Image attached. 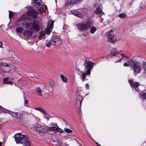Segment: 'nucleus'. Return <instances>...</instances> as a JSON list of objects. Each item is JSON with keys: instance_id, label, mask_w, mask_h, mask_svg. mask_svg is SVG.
Masks as SVG:
<instances>
[{"instance_id": "f257e3e1", "label": "nucleus", "mask_w": 146, "mask_h": 146, "mask_svg": "<svg viewBox=\"0 0 146 146\" xmlns=\"http://www.w3.org/2000/svg\"><path fill=\"white\" fill-rule=\"evenodd\" d=\"M39 22L36 20L34 21L33 24L27 23L26 27L28 30L23 32V36L24 38L27 39L28 38L34 31H38L39 29Z\"/></svg>"}, {"instance_id": "f03ea898", "label": "nucleus", "mask_w": 146, "mask_h": 146, "mask_svg": "<svg viewBox=\"0 0 146 146\" xmlns=\"http://www.w3.org/2000/svg\"><path fill=\"white\" fill-rule=\"evenodd\" d=\"M15 140L17 144H23V146H30L31 142L29 138L27 136L20 133L15 134L14 136Z\"/></svg>"}, {"instance_id": "7ed1b4c3", "label": "nucleus", "mask_w": 146, "mask_h": 146, "mask_svg": "<svg viewBox=\"0 0 146 146\" xmlns=\"http://www.w3.org/2000/svg\"><path fill=\"white\" fill-rule=\"evenodd\" d=\"M62 43V42L60 37L57 35H53L50 40L46 41L45 44L46 46L49 47L51 45L58 46L61 45Z\"/></svg>"}, {"instance_id": "20e7f679", "label": "nucleus", "mask_w": 146, "mask_h": 146, "mask_svg": "<svg viewBox=\"0 0 146 146\" xmlns=\"http://www.w3.org/2000/svg\"><path fill=\"white\" fill-rule=\"evenodd\" d=\"M54 23V21L52 20H49L48 21L47 23L48 25L45 29V31H42L39 33L40 36L41 38H43L46 34L48 35H49L50 34L53 27Z\"/></svg>"}, {"instance_id": "39448f33", "label": "nucleus", "mask_w": 146, "mask_h": 146, "mask_svg": "<svg viewBox=\"0 0 146 146\" xmlns=\"http://www.w3.org/2000/svg\"><path fill=\"white\" fill-rule=\"evenodd\" d=\"M35 126V129L40 135H42L44 133L48 132V126L45 124L40 125L37 124Z\"/></svg>"}, {"instance_id": "423d86ee", "label": "nucleus", "mask_w": 146, "mask_h": 146, "mask_svg": "<svg viewBox=\"0 0 146 146\" xmlns=\"http://www.w3.org/2000/svg\"><path fill=\"white\" fill-rule=\"evenodd\" d=\"M86 70L84 72H86V75H90L91 74L90 70L92 68L94 65V63L92 62L86 60L84 61V64Z\"/></svg>"}, {"instance_id": "0eeeda50", "label": "nucleus", "mask_w": 146, "mask_h": 146, "mask_svg": "<svg viewBox=\"0 0 146 146\" xmlns=\"http://www.w3.org/2000/svg\"><path fill=\"white\" fill-rule=\"evenodd\" d=\"M42 90L41 88L40 87H38L36 88L35 89V92H36V94L39 96H41L42 95V92L44 91L47 93L50 92L49 88L47 87L45 85H43L42 86Z\"/></svg>"}, {"instance_id": "6e6552de", "label": "nucleus", "mask_w": 146, "mask_h": 146, "mask_svg": "<svg viewBox=\"0 0 146 146\" xmlns=\"http://www.w3.org/2000/svg\"><path fill=\"white\" fill-rule=\"evenodd\" d=\"M93 25V23L88 21L84 24H79L77 25L78 29L81 31H86Z\"/></svg>"}, {"instance_id": "1a4fd4ad", "label": "nucleus", "mask_w": 146, "mask_h": 146, "mask_svg": "<svg viewBox=\"0 0 146 146\" xmlns=\"http://www.w3.org/2000/svg\"><path fill=\"white\" fill-rule=\"evenodd\" d=\"M133 69L135 76H136L138 73H140L142 69L140 63L136 62V63L134 64L133 66Z\"/></svg>"}, {"instance_id": "9d476101", "label": "nucleus", "mask_w": 146, "mask_h": 146, "mask_svg": "<svg viewBox=\"0 0 146 146\" xmlns=\"http://www.w3.org/2000/svg\"><path fill=\"white\" fill-rule=\"evenodd\" d=\"M108 41L110 43H113L116 40L115 36L114 35L113 31L111 30L108 32Z\"/></svg>"}, {"instance_id": "9b49d317", "label": "nucleus", "mask_w": 146, "mask_h": 146, "mask_svg": "<svg viewBox=\"0 0 146 146\" xmlns=\"http://www.w3.org/2000/svg\"><path fill=\"white\" fill-rule=\"evenodd\" d=\"M82 92L81 90H78L76 94V95L75 97L76 100V103L77 104H79L80 105V108L81 104V103L83 98H82L81 96H80L81 93Z\"/></svg>"}, {"instance_id": "f8f14e48", "label": "nucleus", "mask_w": 146, "mask_h": 146, "mask_svg": "<svg viewBox=\"0 0 146 146\" xmlns=\"http://www.w3.org/2000/svg\"><path fill=\"white\" fill-rule=\"evenodd\" d=\"M128 82L131 86L133 88H135V91L139 92V90L138 88L139 85V83L137 82H134L132 80H129Z\"/></svg>"}, {"instance_id": "ddd939ff", "label": "nucleus", "mask_w": 146, "mask_h": 146, "mask_svg": "<svg viewBox=\"0 0 146 146\" xmlns=\"http://www.w3.org/2000/svg\"><path fill=\"white\" fill-rule=\"evenodd\" d=\"M28 15L30 17L36 18L38 16V13L33 9H31L28 11Z\"/></svg>"}, {"instance_id": "4468645a", "label": "nucleus", "mask_w": 146, "mask_h": 146, "mask_svg": "<svg viewBox=\"0 0 146 146\" xmlns=\"http://www.w3.org/2000/svg\"><path fill=\"white\" fill-rule=\"evenodd\" d=\"M12 80H13V78L11 77H7L3 79V83L4 84L12 85L13 83Z\"/></svg>"}, {"instance_id": "2eb2a0df", "label": "nucleus", "mask_w": 146, "mask_h": 146, "mask_svg": "<svg viewBox=\"0 0 146 146\" xmlns=\"http://www.w3.org/2000/svg\"><path fill=\"white\" fill-rule=\"evenodd\" d=\"M0 66H4V68L6 69L7 71L9 72L11 70L10 68L11 66V64L7 62H1L0 63Z\"/></svg>"}, {"instance_id": "dca6fc26", "label": "nucleus", "mask_w": 146, "mask_h": 146, "mask_svg": "<svg viewBox=\"0 0 146 146\" xmlns=\"http://www.w3.org/2000/svg\"><path fill=\"white\" fill-rule=\"evenodd\" d=\"M33 2H32V4H33L34 7L38 8L41 5V4L40 1L41 0H33Z\"/></svg>"}, {"instance_id": "f3484780", "label": "nucleus", "mask_w": 146, "mask_h": 146, "mask_svg": "<svg viewBox=\"0 0 146 146\" xmlns=\"http://www.w3.org/2000/svg\"><path fill=\"white\" fill-rule=\"evenodd\" d=\"M47 9V7L46 5H44L40 7L38 11L39 14H41L43 12H45L46 10Z\"/></svg>"}, {"instance_id": "a211bd4d", "label": "nucleus", "mask_w": 146, "mask_h": 146, "mask_svg": "<svg viewBox=\"0 0 146 146\" xmlns=\"http://www.w3.org/2000/svg\"><path fill=\"white\" fill-rule=\"evenodd\" d=\"M75 4L72 0H68L66 3L67 7L70 8L73 7Z\"/></svg>"}, {"instance_id": "6ab92c4d", "label": "nucleus", "mask_w": 146, "mask_h": 146, "mask_svg": "<svg viewBox=\"0 0 146 146\" xmlns=\"http://www.w3.org/2000/svg\"><path fill=\"white\" fill-rule=\"evenodd\" d=\"M71 13L72 14L75 15L80 18H82V14L77 11H71Z\"/></svg>"}, {"instance_id": "aec40b11", "label": "nucleus", "mask_w": 146, "mask_h": 146, "mask_svg": "<svg viewBox=\"0 0 146 146\" xmlns=\"http://www.w3.org/2000/svg\"><path fill=\"white\" fill-rule=\"evenodd\" d=\"M95 13L97 14H100V15H102L104 14V13L102 12V11L100 9L99 7H98L96 8Z\"/></svg>"}, {"instance_id": "412c9836", "label": "nucleus", "mask_w": 146, "mask_h": 146, "mask_svg": "<svg viewBox=\"0 0 146 146\" xmlns=\"http://www.w3.org/2000/svg\"><path fill=\"white\" fill-rule=\"evenodd\" d=\"M136 62H137L136 61L135 59L132 58L130 59L129 60H128L127 61V62L129 63V64L130 65H133L134 64L136 63Z\"/></svg>"}, {"instance_id": "4be33fe9", "label": "nucleus", "mask_w": 146, "mask_h": 146, "mask_svg": "<svg viewBox=\"0 0 146 146\" xmlns=\"http://www.w3.org/2000/svg\"><path fill=\"white\" fill-rule=\"evenodd\" d=\"M86 74L84 72L81 73L80 75V79H82V81H85L86 80L85 78L86 77Z\"/></svg>"}, {"instance_id": "5701e85b", "label": "nucleus", "mask_w": 146, "mask_h": 146, "mask_svg": "<svg viewBox=\"0 0 146 146\" xmlns=\"http://www.w3.org/2000/svg\"><path fill=\"white\" fill-rule=\"evenodd\" d=\"M57 128L58 127H48V131H56L57 130Z\"/></svg>"}, {"instance_id": "b1692460", "label": "nucleus", "mask_w": 146, "mask_h": 146, "mask_svg": "<svg viewBox=\"0 0 146 146\" xmlns=\"http://www.w3.org/2000/svg\"><path fill=\"white\" fill-rule=\"evenodd\" d=\"M97 30V28L94 26H92L90 28V32L91 34L94 33Z\"/></svg>"}, {"instance_id": "393cba45", "label": "nucleus", "mask_w": 146, "mask_h": 146, "mask_svg": "<svg viewBox=\"0 0 146 146\" xmlns=\"http://www.w3.org/2000/svg\"><path fill=\"white\" fill-rule=\"evenodd\" d=\"M117 53V52L115 48L113 49L111 51V54L113 56H115Z\"/></svg>"}, {"instance_id": "a878e982", "label": "nucleus", "mask_w": 146, "mask_h": 146, "mask_svg": "<svg viewBox=\"0 0 146 146\" xmlns=\"http://www.w3.org/2000/svg\"><path fill=\"white\" fill-rule=\"evenodd\" d=\"M60 76L62 80L64 82H66L67 81V79L62 74L60 75Z\"/></svg>"}, {"instance_id": "bb28decb", "label": "nucleus", "mask_w": 146, "mask_h": 146, "mask_svg": "<svg viewBox=\"0 0 146 146\" xmlns=\"http://www.w3.org/2000/svg\"><path fill=\"white\" fill-rule=\"evenodd\" d=\"M35 109L36 110H38L42 113H45V111L40 108H35Z\"/></svg>"}, {"instance_id": "cd10ccee", "label": "nucleus", "mask_w": 146, "mask_h": 146, "mask_svg": "<svg viewBox=\"0 0 146 146\" xmlns=\"http://www.w3.org/2000/svg\"><path fill=\"white\" fill-rule=\"evenodd\" d=\"M75 4L80 3L83 0H72Z\"/></svg>"}, {"instance_id": "c85d7f7f", "label": "nucleus", "mask_w": 146, "mask_h": 146, "mask_svg": "<svg viewBox=\"0 0 146 146\" xmlns=\"http://www.w3.org/2000/svg\"><path fill=\"white\" fill-rule=\"evenodd\" d=\"M16 30L17 32L20 33L22 31V28L21 27H18L16 28Z\"/></svg>"}, {"instance_id": "c756f323", "label": "nucleus", "mask_w": 146, "mask_h": 146, "mask_svg": "<svg viewBox=\"0 0 146 146\" xmlns=\"http://www.w3.org/2000/svg\"><path fill=\"white\" fill-rule=\"evenodd\" d=\"M119 17L122 18H124L126 17V15L124 13H121L119 15Z\"/></svg>"}, {"instance_id": "7c9ffc66", "label": "nucleus", "mask_w": 146, "mask_h": 146, "mask_svg": "<svg viewBox=\"0 0 146 146\" xmlns=\"http://www.w3.org/2000/svg\"><path fill=\"white\" fill-rule=\"evenodd\" d=\"M9 18L10 19L14 16V14L12 11H9Z\"/></svg>"}, {"instance_id": "2f4dec72", "label": "nucleus", "mask_w": 146, "mask_h": 146, "mask_svg": "<svg viewBox=\"0 0 146 146\" xmlns=\"http://www.w3.org/2000/svg\"><path fill=\"white\" fill-rule=\"evenodd\" d=\"M49 84L50 86L51 87H52L54 85V81L52 80H50L49 82Z\"/></svg>"}, {"instance_id": "473e14b6", "label": "nucleus", "mask_w": 146, "mask_h": 146, "mask_svg": "<svg viewBox=\"0 0 146 146\" xmlns=\"http://www.w3.org/2000/svg\"><path fill=\"white\" fill-rule=\"evenodd\" d=\"M64 130L66 132L69 133H72L73 132L72 130L67 128H65Z\"/></svg>"}, {"instance_id": "72a5a7b5", "label": "nucleus", "mask_w": 146, "mask_h": 146, "mask_svg": "<svg viewBox=\"0 0 146 146\" xmlns=\"http://www.w3.org/2000/svg\"><path fill=\"white\" fill-rule=\"evenodd\" d=\"M10 112L11 113V114L13 116H14V117H17L18 113L17 112H15L13 111H10Z\"/></svg>"}, {"instance_id": "f704fd0d", "label": "nucleus", "mask_w": 146, "mask_h": 146, "mask_svg": "<svg viewBox=\"0 0 146 146\" xmlns=\"http://www.w3.org/2000/svg\"><path fill=\"white\" fill-rule=\"evenodd\" d=\"M50 127H58V126L57 125V123H56L52 122L50 123Z\"/></svg>"}, {"instance_id": "c9c22d12", "label": "nucleus", "mask_w": 146, "mask_h": 146, "mask_svg": "<svg viewBox=\"0 0 146 146\" xmlns=\"http://www.w3.org/2000/svg\"><path fill=\"white\" fill-rule=\"evenodd\" d=\"M140 96L142 98H143L146 101V93L142 95L140 94Z\"/></svg>"}, {"instance_id": "e433bc0d", "label": "nucleus", "mask_w": 146, "mask_h": 146, "mask_svg": "<svg viewBox=\"0 0 146 146\" xmlns=\"http://www.w3.org/2000/svg\"><path fill=\"white\" fill-rule=\"evenodd\" d=\"M57 129L56 131L60 133H63L64 132V131L62 129L59 127L58 126Z\"/></svg>"}, {"instance_id": "4c0bfd02", "label": "nucleus", "mask_w": 146, "mask_h": 146, "mask_svg": "<svg viewBox=\"0 0 146 146\" xmlns=\"http://www.w3.org/2000/svg\"><path fill=\"white\" fill-rule=\"evenodd\" d=\"M44 114V117L46 118V119L48 120L49 119L48 115L46 113V111H45V113H43Z\"/></svg>"}, {"instance_id": "58836bf2", "label": "nucleus", "mask_w": 146, "mask_h": 146, "mask_svg": "<svg viewBox=\"0 0 146 146\" xmlns=\"http://www.w3.org/2000/svg\"><path fill=\"white\" fill-rule=\"evenodd\" d=\"M129 65V64L128 62H125L123 64V65L124 66H128Z\"/></svg>"}, {"instance_id": "ea45409f", "label": "nucleus", "mask_w": 146, "mask_h": 146, "mask_svg": "<svg viewBox=\"0 0 146 146\" xmlns=\"http://www.w3.org/2000/svg\"><path fill=\"white\" fill-rule=\"evenodd\" d=\"M28 101L27 100H25L24 104L25 105L27 106H28Z\"/></svg>"}, {"instance_id": "a19ab883", "label": "nucleus", "mask_w": 146, "mask_h": 146, "mask_svg": "<svg viewBox=\"0 0 146 146\" xmlns=\"http://www.w3.org/2000/svg\"><path fill=\"white\" fill-rule=\"evenodd\" d=\"M18 113L17 116V117H16L19 118H20V117L21 116L22 114L21 113H19V112H17Z\"/></svg>"}, {"instance_id": "79ce46f5", "label": "nucleus", "mask_w": 146, "mask_h": 146, "mask_svg": "<svg viewBox=\"0 0 146 146\" xmlns=\"http://www.w3.org/2000/svg\"><path fill=\"white\" fill-rule=\"evenodd\" d=\"M54 144L56 146H59V145L60 143L57 142H54Z\"/></svg>"}, {"instance_id": "37998d69", "label": "nucleus", "mask_w": 146, "mask_h": 146, "mask_svg": "<svg viewBox=\"0 0 146 146\" xmlns=\"http://www.w3.org/2000/svg\"><path fill=\"white\" fill-rule=\"evenodd\" d=\"M86 88L87 90H88L89 89V85L88 84H86Z\"/></svg>"}, {"instance_id": "c03bdc74", "label": "nucleus", "mask_w": 146, "mask_h": 146, "mask_svg": "<svg viewBox=\"0 0 146 146\" xmlns=\"http://www.w3.org/2000/svg\"><path fill=\"white\" fill-rule=\"evenodd\" d=\"M143 8V7L142 6H141L139 7L138 9V10L139 11H140Z\"/></svg>"}, {"instance_id": "a18cd8bd", "label": "nucleus", "mask_w": 146, "mask_h": 146, "mask_svg": "<svg viewBox=\"0 0 146 146\" xmlns=\"http://www.w3.org/2000/svg\"><path fill=\"white\" fill-rule=\"evenodd\" d=\"M103 18H102V17H100V22L101 23V22H103Z\"/></svg>"}, {"instance_id": "49530a36", "label": "nucleus", "mask_w": 146, "mask_h": 146, "mask_svg": "<svg viewBox=\"0 0 146 146\" xmlns=\"http://www.w3.org/2000/svg\"><path fill=\"white\" fill-rule=\"evenodd\" d=\"M122 59V58L119 59V60H118L116 61V62H120V61H121V60Z\"/></svg>"}, {"instance_id": "de8ad7c7", "label": "nucleus", "mask_w": 146, "mask_h": 146, "mask_svg": "<svg viewBox=\"0 0 146 146\" xmlns=\"http://www.w3.org/2000/svg\"><path fill=\"white\" fill-rule=\"evenodd\" d=\"M121 55L123 57H124L127 58V56H124V54H121Z\"/></svg>"}, {"instance_id": "09e8293b", "label": "nucleus", "mask_w": 146, "mask_h": 146, "mask_svg": "<svg viewBox=\"0 0 146 146\" xmlns=\"http://www.w3.org/2000/svg\"><path fill=\"white\" fill-rule=\"evenodd\" d=\"M2 45L3 43L1 41H0V48L1 47V46Z\"/></svg>"}, {"instance_id": "8fccbe9b", "label": "nucleus", "mask_w": 146, "mask_h": 146, "mask_svg": "<svg viewBox=\"0 0 146 146\" xmlns=\"http://www.w3.org/2000/svg\"><path fill=\"white\" fill-rule=\"evenodd\" d=\"M8 111V110H6L5 109V110H3V112L5 113L7 112V111Z\"/></svg>"}, {"instance_id": "3c124183", "label": "nucleus", "mask_w": 146, "mask_h": 146, "mask_svg": "<svg viewBox=\"0 0 146 146\" xmlns=\"http://www.w3.org/2000/svg\"><path fill=\"white\" fill-rule=\"evenodd\" d=\"M2 143L1 142H0V146H1L2 145Z\"/></svg>"}, {"instance_id": "603ef678", "label": "nucleus", "mask_w": 146, "mask_h": 146, "mask_svg": "<svg viewBox=\"0 0 146 146\" xmlns=\"http://www.w3.org/2000/svg\"><path fill=\"white\" fill-rule=\"evenodd\" d=\"M64 146H69V145H68L67 144H65Z\"/></svg>"}, {"instance_id": "864d4df0", "label": "nucleus", "mask_w": 146, "mask_h": 146, "mask_svg": "<svg viewBox=\"0 0 146 146\" xmlns=\"http://www.w3.org/2000/svg\"><path fill=\"white\" fill-rule=\"evenodd\" d=\"M96 143L97 145L99 144L98 143L96 142Z\"/></svg>"}, {"instance_id": "5fc2aeb1", "label": "nucleus", "mask_w": 146, "mask_h": 146, "mask_svg": "<svg viewBox=\"0 0 146 146\" xmlns=\"http://www.w3.org/2000/svg\"><path fill=\"white\" fill-rule=\"evenodd\" d=\"M2 107L0 106V109H2Z\"/></svg>"}, {"instance_id": "6e6d98bb", "label": "nucleus", "mask_w": 146, "mask_h": 146, "mask_svg": "<svg viewBox=\"0 0 146 146\" xmlns=\"http://www.w3.org/2000/svg\"><path fill=\"white\" fill-rule=\"evenodd\" d=\"M98 146H101L100 144H99L98 145Z\"/></svg>"}, {"instance_id": "4d7b16f0", "label": "nucleus", "mask_w": 146, "mask_h": 146, "mask_svg": "<svg viewBox=\"0 0 146 146\" xmlns=\"http://www.w3.org/2000/svg\"><path fill=\"white\" fill-rule=\"evenodd\" d=\"M1 127V125H0V129Z\"/></svg>"}, {"instance_id": "13d9d810", "label": "nucleus", "mask_w": 146, "mask_h": 146, "mask_svg": "<svg viewBox=\"0 0 146 146\" xmlns=\"http://www.w3.org/2000/svg\"><path fill=\"white\" fill-rule=\"evenodd\" d=\"M78 73V75H80V73H79V72H78V73Z\"/></svg>"}, {"instance_id": "bf43d9fd", "label": "nucleus", "mask_w": 146, "mask_h": 146, "mask_svg": "<svg viewBox=\"0 0 146 146\" xmlns=\"http://www.w3.org/2000/svg\"><path fill=\"white\" fill-rule=\"evenodd\" d=\"M78 71L79 72H80V71H79V70H78Z\"/></svg>"}, {"instance_id": "052dcab7", "label": "nucleus", "mask_w": 146, "mask_h": 146, "mask_svg": "<svg viewBox=\"0 0 146 146\" xmlns=\"http://www.w3.org/2000/svg\"><path fill=\"white\" fill-rule=\"evenodd\" d=\"M106 58H108L107 57H106Z\"/></svg>"}, {"instance_id": "680f3d73", "label": "nucleus", "mask_w": 146, "mask_h": 146, "mask_svg": "<svg viewBox=\"0 0 146 146\" xmlns=\"http://www.w3.org/2000/svg\"><path fill=\"white\" fill-rule=\"evenodd\" d=\"M120 52H121V51H120Z\"/></svg>"}, {"instance_id": "e2e57ef3", "label": "nucleus", "mask_w": 146, "mask_h": 146, "mask_svg": "<svg viewBox=\"0 0 146 146\" xmlns=\"http://www.w3.org/2000/svg\"><path fill=\"white\" fill-rule=\"evenodd\" d=\"M102 58H104V57H102Z\"/></svg>"}, {"instance_id": "0e129e2a", "label": "nucleus", "mask_w": 146, "mask_h": 146, "mask_svg": "<svg viewBox=\"0 0 146 146\" xmlns=\"http://www.w3.org/2000/svg\"><path fill=\"white\" fill-rule=\"evenodd\" d=\"M55 1L56 2V0H55Z\"/></svg>"}, {"instance_id": "69168bd1", "label": "nucleus", "mask_w": 146, "mask_h": 146, "mask_svg": "<svg viewBox=\"0 0 146 146\" xmlns=\"http://www.w3.org/2000/svg\"><path fill=\"white\" fill-rule=\"evenodd\" d=\"M99 1H100V0H98Z\"/></svg>"}]
</instances>
